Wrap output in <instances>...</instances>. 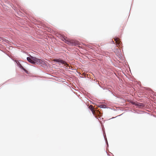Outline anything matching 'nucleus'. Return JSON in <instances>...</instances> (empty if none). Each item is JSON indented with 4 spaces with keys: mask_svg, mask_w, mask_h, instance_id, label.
Masks as SVG:
<instances>
[{
    "mask_svg": "<svg viewBox=\"0 0 156 156\" xmlns=\"http://www.w3.org/2000/svg\"><path fill=\"white\" fill-rule=\"evenodd\" d=\"M27 59L28 61L32 64L36 63L38 64L41 62V60L40 59L31 56H30V57H27Z\"/></svg>",
    "mask_w": 156,
    "mask_h": 156,
    "instance_id": "nucleus-1",
    "label": "nucleus"
},
{
    "mask_svg": "<svg viewBox=\"0 0 156 156\" xmlns=\"http://www.w3.org/2000/svg\"><path fill=\"white\" fill-rule=\"evenodd\" d=\"M61 39L62 41H64L65 42L69 44L75 45L76 44L75 41L72 40H70V39L67 38V37H62Z\"/></svg>",
    "mask_w": 156,
    "mask_h": 156,
    "instance_id": "nucleus-2",
    "label": "nucleus"
},
{
    "mask_svg": "<svg viewBox=\"0 0 156 156\" xmlns=\"http://www.w3.org/2000/svg\"><path fill=\"white\" fill-rule=\"evenodd\" d=\"M54 61L55 62L63 64L65 66H69V65L67 64L66 62L60 59H55L54 60Z\"/></svg>",
    "mask_w": 156,
    "mask_h": 156,
    "instance_id": "nucleus-3",
    "label": "nucleus"
},
{
    "mask_svg": "<svg viewBox=\"0 0 156 156\" xmlns=\"http://www.w3.org/2000/svg\"><path fill=\"white\" fill-rule=\"evenodd\" d=\"M114 39L115 41V43H116L117 47H119L120 43L119 39L118 38H114Z\"/></svg>",
    "mask_w": 156,
    "mask_h": 156,
    "instance_id": "nucleus-4",
    "label": "nucleus"
},
{
    "mask_svg": "<svg viewBox=\"0 0 156 156\" xmlns=\"http://www.w3.org/2000/svg\"><path fill=\"white\" fill-rule=\"evenodd\" d=\"M17 64L19 65V67L23 69L26 73H27V72L21 65V64L19 63V62H18V63H17Z\"/></svg>",
    "mask_w": 156,
    "mask_h": 156,
    "instance_id": "nucleus-5",
    "label": "nucleus"
},
{
    "mask_svg": "<svg viewBox=\"0 0 156 156\" xmlns=\"http://www.w3.org/2000/svg\"><path fill=\"white\" fill-rule=\"evenodd\" d=\"M89 108L94 114V113L95 111L94 110L93 106L92 105H90L89 106Z\"/></svg>",
    "mask_w": 156,
    "mask_h": 156,
    "instance_id": "nucleus-6",
    "label": "nucleus"
},
{
    "mask_svg": "<svg viewBox=\"0 0 156 156\" xmlns=\"http://www.w3.org/2000/svg\"><path fill=\"white\" fill-rule=\"evenodd\" d=\"M98 106L99 107H100L101 108H105V107H106V105H98Z\"/></svg>",
    "mask_w": 156,
    "mask_h": 156,
    "instance_id": "nucleus-7",
    "label": "nucleus"
},
{
    "mask_svg": "<svg viewBox=\"0 0 156 156\" xmlns=\"http://www.w3.org/2000/svg\"><path fill=\"white\" fill-rule=\"evenodd\" d=\"M133 104H135V105H138V104H135V103H133Z\"/></svg>",
    "mask_w": 156,
    "mask_h": 156,
    "instance_id": "nucleus-8",
    "label": "nucleus"
}]
</instances>
